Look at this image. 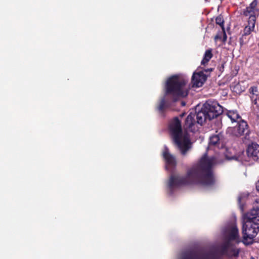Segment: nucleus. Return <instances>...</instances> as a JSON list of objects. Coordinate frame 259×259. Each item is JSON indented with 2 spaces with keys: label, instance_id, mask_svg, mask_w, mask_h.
<instances>
[{
  "label": "nucleus",
  "instance_id": "f3484780",
  "mask_svg": "<svg viewBox=\"0 0 259 259\" xmlns=\"http://www.w3.org/2000/svg\"><path fill=\"white\" fill-rule=\"evenodd\" d=\"M253 17H251L250 20H248V25L243 29L242 34L250 36V33L254 29L255 22H254Z\"/></svg>",
  "mask_w": 259,
  "mask_h": 259
},
{
  "label": "nucleus",
  "instance_id": "6ab92c4d",
  "mask_svg": "<svg viewBox=\"0 0 259 259\" xmlns=\"http://www.w3.org/2000/svg\"><path fill=\"white\" fill-rule=\"evenodd\" d=\"M213 56L212 53V50H207L204 53L203 59L201 61V64L203 65H205L208 63L209 60L212 58Z\"/></svg>",
  "mask_w": 259,
  "mask_h": 259
},
{
  "label": "nucleus",
  "instance_id": "72a5a7b5",
  "mask_svg": "<svg viewBox=\"0 0 259 259\" xmlns=\"http://www.w3.org/2000/svg\"><path fill=\"white\" fill-rule=\"evenodd\" d=\"M191 131V132H193V133H194V131L191 130V131Z\"/></svg>",
  "mask_w": 259,
  "mask_h": 259
},
{
  "label": "nucleus",
  "instance_id": "473e14b6",
  "mask_svg": "<svg viewBox=\"0 0 259 259\" xmlns=\"http://www.w3.org/2000/svg\"><path fill=\"white\" fill-rule=\"evenodd\" d=\"M185 115V113H183L180 115L181 117H183Z\"/></svg>",
  "mask_w": 259,
  "mask_h": 259
},
{
  "label": "nucleus",
  "instance_id": "7ed1b4c3",
  "mask_svg": "<svg viewBox=\"0 0 259 259\" xmlns=\"http://www.w3.org/2000/svg\"><path fill=\"white\" fill-rule=\"evenodd\" d=\"M223 112L222 107L217 101L208 100L196 112L197 123L202 125L207 120L217 118Z\"/></svg>",
  "mask_w": 259,
  "mask_h": 259
},
{
  "label": "nucleus",
  "instance_id": "c85d7f7f",
  "mask_svg": "<svg viewBox=\"0 0 259 259\" xmlns=\"http://www.w3.org/2000/svg\"><path fill=\"white\" fill-rule=\"evenodd\" d=\"M256 188L258 192H259V180L256 185Z\"/></svg>",
  "mask_w": 259,
  "mask_h": 259
},
{
  "label": "nucleus",
  "instance_id": "2eb2a0df",
  "mask_svg": "<svg viewBox=\"0 0 259 259\" xmlns=\"http://www.w3.org/2000/svg\"><path fill=\"white\" fill-rule=\"evenodd\" d=\"M196 114L191 112L185 119L183 130H190L195 123V117Z\"/></svg>",
  "mask_w": 259,
  "mask_h": 259
},
{
  "label": "nucleus",
  "instance_id": "2f4dec72",
  "mask_svg": "<svg viewBox=\"0 0 259 259\" xmlns=\"http://www.w3.org/2000/svg\"><path fill=\"white\" fill-rule=\"evenodd\" d=\"M204 71L205 72H207L208 71H212V69L210 68V69H205Z\"/></svg>",
  "mask_w": 259,
  "mask_h": 259
},
{
  "label": "nucleus",
  "instance_id": "c756f323",
  "mask_svg": "<svg viewBox=\"0 0 259 259\" xmlns=\"http://www.w3.org/2000/svg\"><path fill=\"white\" fill-rule=\"evenodd\" d=\"M253 103L254 105H256V106H257V107L258 106V105H257V100H256V99H255V100L253 101Z\"/></svg>",
  "mask_w": 259,
  "mask_h": 259
},
{
  "label": "nucleus",
  "instance_id": "dca6fc26",
  "mask_svg": "<svg viewBox=\"0 0 259 259\" xmlns=\"http://www.w3.org/2000/svg\"><path fill=\"white\" fill-rule=\"evenodd\" d=\"M168 130H183L181 121L178 117H175L169 121Z\"/></svg>",
  "mask_w": 259,
  "mask_h": 259
},
{
  "label": "nucleus",
  "instance_id": "a878e982",
  "mask_svg": "<svg viewBox=\"0 0 259 259\" xmlns=\"http://www.w3.org/2000/svg\"><path fill=\"white\" fill-rule=\"evenodd\" d=\"M238 203L239 208L242 212L244 211V205L241 203V197H239L238 198Z\"/></svg>",
  "mask_w": 259,
  "mask_h": 259
},
{
  "label": "nucleus",
  "instance_id": "ddd939ff",
  "mask_svg": "<svg viewBox=\"0 0 259 259\" xmlns=\"http://www.w3.org/2000/svg\"><path fill=\"white\" fill-rule=\"evenodd\" d=\"M163 157L165 161L167 169L169 167H175L176 166L177 161L175 156L169 153L168 149L166 147L163 152Z\"/></svg>",
  "mask_w": 259,
  "mask_h": 259
},
{
  "label": "nucleus",
  "instance_id": "5701e85b",
  "mask_svg": "<svg viewBox=\"0 0 259 259\" xmlns=\"http://www.w3.org/2000/svg\"><path fill=\"white\" fill-rule=\"evenodd\" d=\"M215 23L217 24L220 26L222 30L225 29L224 20L223 17L221 15H220L215 18Z\"/></svg>",
  "mask_w": 259,
  "mask_h": 259
},
{
  "label": "nucleus",
  "instance_id": "412c9836",
  "mask_svg": "<svg viewBox=\"0 0 259 259\" xmlns=\"http://www.w3.org/2000/svg\"><path fill=\"white\" fill-rule=\"evenodd\" d=\"M238 125L237 130H246L248 128V124L246 121L244 120L239 119L237 121Z\"/></svg>",
  "mask_w": 259,
  "mask_h": 259
},
{
  "label": "nucleus",
  "instance_id": "9d476101",
  "mask_svg": "<svg viewBox=\"0 0 259 259\" xmlns=\"http://www.w3.org/2000/svg\"><path fill=\"white\" fill-rule=\"evenodd\" d=\"M246 153L247 156L253 160L259 162V145L256 143L248 144Z\"/></svg>",
  "mask_w": 259,
  "mask_h": 259
},
{
  "label": "nucleus",
  "instance_id": "f03ea898",
  "mask_svg": "<svg viewBox=\"0 0 259 259\" xmlns=\"http://www.w3.org/2000/svg\"><path fill=\"white\" fill-rule=\"evenodd\" d=\"M188 79L181 74H175L168 77L165 85V96L171 97L175 102L186 97L189 91Z\"/></svg>",
  "mask_w": 259,
  "mask_h": 259
},
{
  "label": "nucleus",
  "instance_id": "f704fd0d",
  "mask_svg": "<svg viewBox=\"0 0 259 259\" xmlns=\"http://www.w3.org/2000/svg\"><path fill=\"white\" fill-rule=\"evenodd\" d=\"M206 2H207L208 0H205Z\"/></svg>",
  "mask_w": 259,
  "mask_h": 259
},
{
  "label": "nucleus",
  "instance_id": "4be33fe9",
  "mask_svg": "<svg viewBox=\"0 0 259 259\" xmlns=\"http://www.w3.org/2000/svg\"><path fill=\"white\" fill-rule=\"evenodd\" d=\"M240 249L235 248H232L228 252V256L229 257H238L240 252Z\"/></svg>",
  "mask_w": 259,
  "mask_h": 259
},
{
  "label": "nucleus",
  "instance_id": "cd10ccee",
  "mask_svg": "<svg viewBox=\"0 0 259 259\" xmlns=\"http://www.w3.org/2000/svg\"><path fill=\"white\" fill-rule=\"evenodd\" d=\"M221 39V36L219 34L216 35L214 37V40L215 41L218 40V39Z\"/></svg>",
  "mask_w": 259,
  "mask_h": 259
},
{
  "label": "nucleus",
  "instance_id": "f257e3e1",
  "mask_svg": "<svg viewBox=\"0 0 259 259\" xmlns=\"http://www.w3.org/2000/svg\"><path fill=\"white\" fill-rule=\"evenodd\" d=\"M212 159L208 158L207 154H205L198 163L187 170L186 175H171L167 184L169 189L172 192L174 188L194 184L213 185L215 179L212 170Z\"/></svg>",
  "mask_w": 259,
  "mask_h": 259
},
{
  "label": "nucleus",
  "instance_id": "bb28decb",
  "mask_svg": "<svg viewBox=\"0 0 259 259\" xmlns=\"http://www.w3.org/2000/svg\"><path fill=\"white\" fill-rule=\"evenodd\" d=\"M222 31L223 32V37L222 41L223 42H225L227 40V34L225 32V29L224 30H222Z\"/></svg>",
  "mask_w": 259,
  "mask_h": 259
},
{
  "label": "nucleus",
  "instance_id": "aec40b11",
  "mask_svg": "<svg viewBox=\"0 0 259 259\" xmlns=\"http://www.w3.org/2000/svg\"><path fill=\"white\" fill-rule=\"evenodd\" d=\"M231 245V243L230 242V241L228 240V241L225 243L223 246H222L221 249V253L223 255H226L228 256V252L229 251V248Z\"/></svg>",
  "mask_w": 259,
  "mask_h": 259
},
{
  "label": "nucleus",
  "instance_id": "7c9ffc66",
  "mask_svg": "<svg viewBox=\"0 0 259 259\" xmlns=\"http://www.w3.org/2000/svg\"><path fill=\"white\" fill-rule=\"evenodd\" d=\"M181 104L182 106H185L186 105V103L184 101H182Z\"/></svg>",
  "mask_w": 259,
  "mask_h": 259
},
{
  "label": "nucleus",
  "instance_id": "20e7f679",
  "mask_svg": "<svg viewBox=\"0 0 259 259\" xmlns=\"http://www.w3.org/2000/svg\"><path fill=\"white\" fill-rule=\"evenodd\" d=\"M259 232L258 225L251 221L243 219L242 228V243L245 245L252 244L253 239Z\"/></svg>",
  "mask_w": 259,
  "mask_h": 259
},
{
  "label": "nucleus",
  "instance_id": "1a4fd4ad",
  "mask_svg": "<svg viewBox=\"0 0 259 259\" xmlns=\"http://www.w3.org/2000/svg\"><path fill=\"white\" fill-rule=\"evenodd\" d=\"M207 79V76L203 71L194 72L192 77V83L193 87L199 88L203 85Z\"/></svg>",
  "mask_w": 259,
  "mask_h": 259
},
{
  "label": "nucleus",
  "instance_id": "423d86ee",
  "mask_svg": "<svg viewBox=\"0 0 259 259\" xmlns=\"http://www.w3.org/2000/svg\"><path fill=\"white\" fill-rule=\"evenodd\" d=\"M181 259H217V257L213 253H205L200 257L197 251L189 250L183 254Z\"/></svg>",
  "mask_w": 259,
  "mask_h": 259
},
{
  "label": "nucleus",
  "instance_id": "0eeeda50",
  "mask_svg": "<svg viewBox=\"0 0 259 259\" xmlns=\"http://www.w3.org/2000/svg\"><path fill=\"white\" fill-rule=\"evenodd\" d=\"M233 134L236 136L242 137V140L245 144H248L249 142L253 143L255 140L256 133L254 131H233Z\"/></svg>",
  "mask_w": 259,
  "mask_h": 259
},
{
  "label": "nucleus",
  "instance_id": "393cba45",
  "mask_svg": "<svg viewBox=\"0 0 259 259\" xmlns=\"http://www.w3.org/2000/svg\"><path fill=\"white\" fill-rule=\"evenodd\" d=\"M220 141V138L218 135H213L210 138L209 144L215 145Z\"/></svg>",
  "mask_w": 259,
  "mask_h": 259
},
{
  "label": "nucleus",
  "instance_id": "f8f14e48",
  "mask_svg": "<svg viewBox=\"0 0 259 259\" xmlns=\"http://www.w3.org/2000/svg\"><path fill=\"white\" fill-rule=\"evenodd\" d=\"M169 107L168 102L166 100L165 97L161 98L156 107L160 116L164 118L166 116L165 112L166 109Z\"/></svg>",
  "mask_w": 259,
  "mask_h": 259
},
{
  "label": "nucleus",
  "instance_id": "a211bd4d",
  "mask_svg": "<svg viewBox=\"0 0 259 259\" xmlns=\"http://www.w3.org/2000/svg\"><path fill=\"white\" fill-rule=\"evenodd\" d=\"M227 116L231 119L232 122H236L239 119H240V116L236 111L229 110L226 113Z\"/></svg>",
  "mask_w": 259,
  "mask_h": 259
},
{
  "label": "nucleus",
  "instance_id": "39448f33",
  "mask_svg": "<svg viewBox=\"0 0 259 259\" xmlns=\"http://www.w3.org/2000/svg\"><path fill=\"white\" fill-rule=\"evenodd\" d=\"M170 135L182 154L185 155L189 148L190 136L188 131H170Z\"/></svg>",
  "mask_w": 259,
  "mask_h": 259
},
{
  "label": "nucleus",
  "instance_id": "b1692460",
  "mask_svg": "<svg viewBox=\"0 0 259 259\" xmlns=\"http://www.w3.org/2000/svg\"><path fill=\"white\" fill-rule=\"evenodd\" d=\"M250 36L244 35V34H242L241 36L239 38V43L241 46H243L244 45H246L249 38Z\"/></svg>",
  "mask_w": 259,
  "mask_h": 259
},
{
  "label": "nucleus",
  "instance_id": "4468645a",
  "mask_svg": "<svg viewBox=\"0 0 259 259\" xmlns=\"http://www.w3.org/2000/svg\"><path fill=\"white\" fill-rule=\"evenodd\" d=\"M228 240L230 241H235L237 242H240L239 240V230L235 224L233 225L229 228L228 230Z\"/></svg>",
  "mask_w": 259,
  "mask_h": 259
},
{
  "label": "nucleus",
  "instance_id": "9b49d317",
  "mask_svg": "<svg viewBox=\"0 0 259 259\" xmlns=\"http://www.w3.org/2000/svg\"><path fill=\"white\" fill-rule=\"evenodd\" d=\"M243 219L247 220L259 225V207L253 208L249 212L243 215Z\"/></svg>",
  "mask_w": 259,
  "mask_h": 259
},
{
  "label": "nucleus",
  "instance_id": "6e6552de",
  "mask_svg": "<svg viewBox=\"0 0 259 259\" xmlns=\"http://www.w3.org/2000/svg\"><path fill=\"white\" fill-rule=\"evenodd\" d=\"M257 1L253 0L249 6L243 11V15L245 16H249L248 20H250L251 17H253L254 22L256 21V16L259 14V10L257 8Z\"/></svg>",
  "mask_w": 259,
  "mask_h": 259
},
{
  "label": "nucleus",
  "instance_id": "c9c22d12",
  "mask_svg": "<svg viewBox=\"0 0 259 259\" xmlns=\"http://www.w3.org/2000/svg\"><path fill=\"white\" fill-rule=\"evenodd\" d=\"M258 101H259V97H258Z\"/></svg>",
  "mask_w": 259,
  "mask_h": 259
}]
</instances>
